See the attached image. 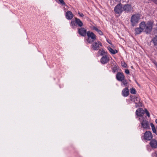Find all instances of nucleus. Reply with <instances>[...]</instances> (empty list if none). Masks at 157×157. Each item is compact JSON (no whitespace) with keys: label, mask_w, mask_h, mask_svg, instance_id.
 Listing matches in <instances>:
<instances>
[{"label":"nucleus","mask_w":157,"mask_h":157,"mask_svg":"<svg viewBox=\"0 0 157 157\" xmlns=\"http://www.w3.org/2000/svg\"><path fill=\"white\" fill-rule=\"evenodd\" d=\"M108 48L110 52H111L112 54H114L117 52V50L116 49L113 50L110 47H108Z\"/></svg>","instance_id":"19"},{"label":"nucleus","mask_w":157,"mask_h":157,"mask_svg":"<svg viewBox=\"0 0 157 157\" xmlns=\"http://www.w3.org/2000/svg\"><path fill=\"white\" fill-rule=\"evenodd\" d=\"M73 17V15L71 11H69V19H71Z\"/></svg>","instance_id":"25"},{"label":"nucleus","mask_w":157,"mask_h":157,"mask_svg":"<svg viewBox=\"0 0 157 157\" xmlns=\"http://www.w3.org/2000/svg\"><path fill=\"white\" fill-rule=\"evenodd\" d=\"M140 19V16L139 14L133 15L131 17V22L132 25L134 26L139 22Z\"/></svg>","instance_id":"3"},{"label":"nucleus","mask_w":157,"mask_h":157,"mask_svg":"<svg viewBox=\"0 0 157 157\" xmlns=\"http://www.w3.org/2000/svg\"><path fill=\"white\" fill-rule=\"evenodd\" d=\"M78 14L79 15V16L82 17L84 16V15L83 13H80V12H78Z\"/></svg>","instance_id":"31"},{"label":"nucleus","mask_w":157,"mask_h":157,"mask_svg":"<svg viewBox=\"0 0 157 157\" xmlns=\"http://www.w3.org/2000/svg\"><path fill=\"white\" fill-rule=\"evenodd\" d=\"M98 52L101 56H104L107 55V53L103 50L100 49L98 51Z\"/></svg>","instance_id":"20"},{"label":"nucleus","mask_w":157,"mask_h":157,"mask_svg":"<svg viewBox=\"0 0 157 157\" xmlns=\"http://www.w3.org/2000/svg\"><path fill=\"white\" fill-rule=\"evenodd\" d=\"M144 137L145 139L150 140L152 139L153 136L151 132L147 131L144 134Z\"/></svg>","instance_id":"8"},{"label":"nucleus","mask_w":157,"mask_h":157,"mask_svg":"<svg viewBox=\"0 0 157 157\" xmlns=\"http://www.w3.org/2000/svg\"><path fill=\"white\" fill-rule=\"evenodd\" d=\"M125 73L127 74H128L129 73V71L128 69L125 70Z\"/></svg>","instance_id":"32"},{"label":"nucleus","mask_w":157,"mask_h":157,"mask_svg":"<svg viewBox=\"0 0 157 157\" xmlns=\"http://www.w3.org/2000/svg\"><path fill=\"white\" fill-rule=\"evenodd\" d=\"M114 11L116 14L120 15L124 11L123 5L121 3L118 4L115 7Z\"/></svg>","instance_id":"4"},{"label":"nucleus","mask_w":157,"mask_h":157,"mask_svg":"<svg viewBox=\"0 0 157 157\" xmlns=\"http://www.w3.org/2000/svg\"><path fill=\"white\" fill-rule=\"evenodd\" d=\"M121 65L124 67H127V64L124 62L122 63Z\"/></svg>","instance_id":"26"},{"label":"nucleus","mask_w":157,"mask_h":157,"mask_svg":"<svg viewBox=\"0 0 157 157\" xmlns=\"http://www.w3.org/2000/svg\"><path fill=\"white\" fill-rule=\"evenodd\" d=\"M144 111L142 108H139L137 109L136 112V113L138 116H142L143 115Z\"/></svg>","instance_id":"15"},{"label":"nucleus","mask_w":157,"mask_h":157,"mask_svg":"<svg viewBox=\"0 0 157 157\" xmlns=\"http://www.w3.org/2000/svg\"><path fill=\"white\" fill-rule=\"evenodd\" d=\"M93 29L96 31L100 35H103V33L102 32L101 30L99 29L98 28H97L96 27H93Z\"/></svg>","instance_id":"18"},{"label":"nucleus","mask_w":157,"mask_h":157,"mask_svg":"<svg viewBox=\"0 0 157 157\" xmlns=\"http://www.w3.org/2000/svg\"><path fill=\"white\" fill-rule=\"evenodd\" d=\"M149 144L152 148H156L157 147V141L155 139L151 140Z\"/></svg>","instance_id":"14"},{"label":"nucleus","mask_w":157,"mask_h":157,"mask_svg":"<svg viewBox=\"0 0 157 157\" xmlns=\"http://www.w3.org/2000/svg\"><path fill=\"white\" fill-rule=\"evenodd\" d=\"M113 70L114 72H115L117 70L116 67H114L113 68Z\"/></svg>","instance_id":"34"},{"label":"nucleus","mask_w":157,"mask_h":157,"mask_svg":"<svg viewBox=\"0 0 157 157\" xmlns=\"http://www.w3.org/2000/svg\"><path fill=\"white\" fill-rule=\"evenodd\" d=\"M100 61L102 64H105L109 62V57L107 55H105L101 58Z\"/></svg>","instance_id":"12"},{"label":"nucleus","mask_w":157,"mask_h":157,"mask_svg":"<svg viewBox=\"0 0 157 157\" xmlns=\"http://www.w3.org/2000/svg\"><path fill=\"white\" fill-rule=\"evenodd\" d=\"M66 7H64V10H67V7H68V6H66Z\"/></svg>","instance_id":"36"},{"label":"nucleus","mask_w":157,"mask_h":157,"mask_svg":"<svg viewBox=\"0 0 157 157\" xmlns=\"http://www.w3.org/2000/svg\"><path fill=\"white\" fill-rule=\"evenodd\" d=\"M153 42L155 45L157 44V35L156 36L153 40Z\"/></svg>","instance_id":"22"},{"label":"nucleus","mask_w":157,"mask_h":157,"mask_svg":"<svg viewBox=\"0 0 157 157\" xmlns=\"http://www.w3.org/2000/svg\"><path fill=\"white\" fill-rule=\"evenodd\" d=\"M140 122L141 126L143 128L146 129H150L149 124L148 121L145 119L144 117L142 118Z\"/></svg>","instance_id":"6"},{"label":"nucleus","mask_w":157,"mask_h":157,"mask_svg":"<svg viewBox=\"0 0 157 157\" xmlns=\"http://www.w3.org/2000/svg\"><path fill=\"white\" fill-rule=\"evenodd\" d=\"M122 82V83L123 85H124L125 86H127V82L126 80L123 79L122 81H121Z\"/></svg>","instance_id":"24"},{"label":"nucleus","mask_w":157,"mask_h":157,"mask_svg":"<svg viewBox=\"0 0 157 157\" xmlns=\"http://www.w3.org/2000/svg\"><path fill=\"white\" fill-rule=\"evenodd\" d=\"M131 100L133 102H134L136 104V107H140L142 106V104L140 101V99L138 97L135 96H130Z\"/></svg>","instance_id":"5"},{"label":"nucleus","mask_w":157,"mask_h":157,"mask_svg":"<svg viewBox=\"0 0 157 157\" xmlns=\"http://www.w3.org/2000/svg\"><path fill=\"white\" fill-rule=\"evenodd\" d=\"M102 45L101 43L99 41L93 42L91 45L92 48L94 50H98L100 48V46Z\"/></svg>","instance_id":"7"},{"label":"nucleus","mask_w":157,"mask_h":157,"mask_svg":"<svg viewBox=\"0 0 157 157\" xmlns=\"http://www.w3.org/2000/svg\"><path fill=\"white\" fill-rule=\"evenodd\" d=\"M76 20L75 21H72L71 22V25L72 26L73 28H74L76 25Z\"/></svg>","instance_id":"21"},{"label":"nucleus","mask_w":157,"mask_h":157,"mask_svg":"<svg viewBox=\"0 0 157 157\" xmlns=\"http://www.w3.org/2000/svg\"><path fill=\"white\" fill-rule=\"evenodd\" d=\"M122 95L124 97L127 96L129 94V92L128 89L127 88H125L122 91Z\"/></svg>","instance_id":"16"},{"label":"nucleus","mask_w":157,"mask_h":157,"mask_svg":"<svg viewBox=\"0 0 157 157\" xmlns=\"http://www.w3.org/2000/svg\"><path fill=\"white\" fill-rule=\"evenodd\" d=\"M58 3L61 4L62 5L65 4V2H64V1H59L58 2Z\"/></svg>","instance_id":"28"},{"label":"nucleus","mask_w":157,"mask_h":157,"mask_svg":"<svg viewBox=\"0 0 157 157\" xmlns=\"http://www.w3.org/2000/svg\"><path fill=\"white\" fill-rule=\"evenodd\" d=\"M131 67L132 68H133V67L132 66H131Z\"/></svg>","instance_id":"39"},{"label":"nucleus","mask_w":157,"mask_h":157,"mask_svg":"<svg viewBox=\"0 0 157 157\" xmlns=\"http://www.w3.org/2000/svg\"><path fill=\"white\" fill-rule=\"evenodd\" d=\"M76 25L81 27L83 26V23L82 21L79 19L76 18Z\"/></svg>","instance_id":"17"},{"label":"nucleus","mask_w":157,"mask_h":157,"mask_svg":"<svg viewBox=\"0 0 157 157\" xmlns=\"http://www.w3.org/2000/svg\"><path fill=\"white\" fill-rule=\"evenodd\" d=\"M153 63L156 66V67L157 68V62L156 61L154 60L153 61Z\"/></svg>","instance_id":"30"},{"label":"nucleus","mask_w":157,"mask_h":157,"mask_svg":"<svg viewBox=\"0 0 157 157\" xmlns=\"http://www.w3.org/2000/svg\"><path fill=\"white\" fill-rule=\"evenodd\" d=\"M155 122L157 124V119H156L155 120Z\"/></svg>","instance_id":"38"},{"label":"nucleus","mask_w":157,"mask_h":157,"mask_svg":"<svg viewBox=\"0 0 157 157\" xmlns=\"http://www.w3.org/2000/svg\"><path fill=\"white\" fill-rule=\"evenodd\" d=\"M66 17L67 19H69V11H67L66 14Z\"/></svg>","instance_id":"27"},{"label":"nucleus","mask_w":157,"mask_h":157,"mask_svg":"<svg viewBox=\"0 0 157 157\" xmlns=\"http://www.w3.org/2000/svg\"><path fill=\"white\" fill-rule=\"evenodd\" d=\"M123 10L126 12L128 13L133 11V8L129 4H125L123 6Z\"/></svg>","instance_id":"9"},{"label":"nucleus","mask_w":157,"mask_h":157,"mask_svg":"<svg viewBox=\"0 0 157 157\" xmlns=\"http://www.w3.org/2000/svg\"><path fill=\"white\" fill-rule=\"evenodd\" d=\"M116 78L119 81H122L123 79H124L125 77L123 73L118 72L116 75Z\"/></svg>","instance_id":"13"},{"label":"nucleus","mask_w":157,"mask_h":157,"mask_svg":"<svg viewBox=\"0 0 157 157\" xmlns=\"http://www.w3.org/2000/svg\"><path fill=\"white\" fill-rule=\"evenodd\" d=\"M130 92L132 94H136V91L134 88H132L130 89Z\"/></svg>","instance_id":"23"},{"label":"nucleus","mask_w":157,"mask_h":157,"mask_svg":"<svg viewBox=\"0 0 157 157\" xmlns=\"http://www.w3.org/2000/svg\"><path fill=\"white\" fill-rule=\"evenodd\" d=\"M141 23H144L143 30L147 33H150L153 27V23L150 21H148L146 24L144 21Z\"/></svg>","instance_id":"1"},{"label":"nucleus","mask_w":157,"mask_h":157,"mask_svg":"<svg viewBox=\"0 0 157 157\" xmlns=\"http://www.w3.org/2000/svg\"><path fill=\"white\" fill-rule=\"evenodd\" d=\"M157 5V1H153Z\"/></svg>","instance_id":"37"},{"label":"nucleus","mask_w":157,"mask_h":157,"mask_svg":"<svg viewBox=\"0 0 157 157\" xmlns=\"http://www.w3.org/2000/svg\"><path fill=\"white\" fill-rule=\"evenodd\" d=\"M78 32L80 35L82 36H85L87 33L86 30L83 27L78 28Z\"/></svg>","instance_id":"10"},{"label":"nucleus","mask_w":157,"mask_h":157,"mask_svg":"<svg viewBox=\"0 0 157 157\" xmlns=\"http://www.w3.org/2000/svg\"><path fill=\"white\" fill-rule=\"evenodd\" d=\"M145 112L146 114H147V116L148 117H150V114H149V113L148 111L146 109H145Z\"/></svg>","instance_id":"29"},{"label":"nucleus","mask_w":157,"mask_h":157,"mask_svg":"<svg viewBox=\"0 0 157 157\" xmlns=\"http://www.w3.org/2000/svg\"><path fill=\"white\" fill-rule=\"evenodd\" d=\"M151 127L152 129L155 128L154 125L152 123H151Z\"/></svg>","instance_id":"33"},{"label":"nucleus","mask_w":157,"mask_h":157,"mask_svg":"<svg viewBox=\"0 0 157 157\" xmlns=\"http://www.w3.org/2000/svg\"><path fill=\"white\" fill-rule=\"evenodd\" d=\"M152 131L154 133H155L156 132V130L155 129V128H152Z\"/></svg>","instance_id":"35"},{"label":"nucleus","mask_w":157,"mask_h":157,"mask_svg":"<svg viewBox=\"0 0 157 157\" xmlns=\"http://www.w3.org/2000/svg\"><path fill=\"white\" fill-rule=\"evenodd\" d=\"M87 38L86 41L89 43H92L96 39V35L92 32H90V31L87 32Z\"/></svg>","instance_id":"2"},{"label":"nucleus","mask_w":157,"mask_h":157,"mask_svg":"<svg viewBox=\"0 0 157 157\" xmlns=\"http://www.w3.org/2000/svg\"><path fill=\"white\" fill-rule=\"evenodd\" d=\"M144 23H140L139 24V27L135 29V33L136 34H140L143 30Z\"/></svg>","instance_id":"11"}]
</instances>
